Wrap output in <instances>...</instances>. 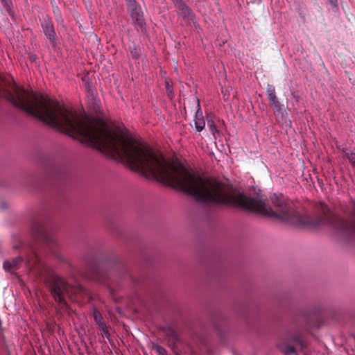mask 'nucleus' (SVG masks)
I'll return each instance as SVG.
<instances>
[{
    "instance_id": "1",
    "label": "nucleus",
    "mask_w": 355,
    "mask_h": 355,
    "mask_svg": "<svg viewBox=\"0 0 355 355\" xmlns=\"http://www.w3.org/2000/svg\"><path fill=\"white\" fill-rule=\"evenodd\" d=\"M271 200L275 210L259 196L248 197L218 181V205L237 206L297 227L317 228L327 226L340 236L355 237V219L347 220L335 215L322 202L317 205V210L320 216L310 217L306 214H301L295 210L282 195L274 193ZM351 204L352 209L347 213L355 218V200H352Z\"/></svg>"
},
{
    "instance_id": "2",
    "label": "nucleus",
    "mask_w": 355,
    "mask_h": 355,
    "mask_svg": "<svg viewBox=\"0 0 355 355\" xmlns=\"http://www.w3.org/2000/svg\"><path fill=\"white\" fill-rule=\"evenodd\" d=\"M51 291L53 298L56 302L62 305H66L65 295L69 293V286L60 277L53 275L51 279Z\"/></svg>"
},
{
    "instance_id": "3",
    "label": "nucleus",
    "mask_w": 355,
    "mask_h": 355,
    "mask_svg": "<svg viewBox=\"0 0 355 355\" xmlns=\"http://www.w3.org/2000/svg\"><path fill=\"white\" fill-rule=\"evenodd\" d=\"M178 17L182 18L187 23L196 26V16L191 8L182 0H172Z\"/></svg>"
},
{
    "instance_id": "4",
    "label": "nucleus",
    "mask_w": 355,
    "mask_h": 355,
    "mask_svg": "<svg viewBox=\"0 0 355 355\" xmlns=\"http://www.w3.org/2000/svg\"><path fill=\"white\" fill-rule=\"evenodd\" d=\"M128 10L130 12L133 25L137 28L144 30L145 28L146 23L141 6L137 5L129 8Z\"/></svg>"
},
{
    "instance_id": "5",
    "label": "nucleus",
    "mask_w": 355,
    "mask_h": 355,
    "mask_svg": "<svg viewBox=\"0 0 355 355\" xmlns=\"http://www.w3.org/2000/svg\"><path fill=\"white\" fill-rule=\"evenodd\" d=\"M266 95L275 113L277 114H282V109L281 107L280 103L277 98L275 89L273 85H268L266 88Z\"/></svg>"
},
{
    "instance_id": "6",
    "label": "nucleus",
    "mask_w": 355,
    "mask_h": 355,
    "mask_svg": "<svg viewBox=\"0 0 355 355\" xmlns=\"http://www.w3.org/2000/svg\"><path fill=\"white\" fill-rule=\"evenodd\" d=\"M42 28L44 35L54 45L55 44V33L51 18L48 16L43 17Z\"/></svg>"
},
{
    "instance_id": "7",
    "label": "nucleus",
    "mask_w": 355,
    "mask_h": 355,
    "mask_svg": "<svg viewBox=\"0 0 355 355\" xmlns=\"http://www.w3.org/2000/svg\"><path fill=\"white\" fill-rule=\"evenodd\" d=\"M197 101L198 109L194 116V124L196 131L201 132L205 128V121L202 116V112L200 105V101L198 99H197Z\"/></svg>"
},
{
    "instance_id": "8",
    "label": "nucleus",
    "mask_w": 355,
    "mask_h": 355,
    "mask_svg": "<svg viewBox=\"0 0 355 355\" xmlns=\"http://www.w3.org/2000/svg\"><path fill=\"white\" fill-rule=\"evenodd\" d=\"M40 234L44 240V242L45 243L46 245L48 247L51 253L55 255V252L53 250V247L57 246L58 244H57V241L55 239V238L53 236H52L51 235H49V234L44 232L43 231H41Z\"/></svg>"
},
{
    "instance_id": "9",
    "label": "nucleus",
    "mask_w": 355,
    "mask_h": 355,
    "mask_svg": "<svg viewBox=\"0 0 355 355\" xmlns=\"http://www.w3.org/2000/svg\"><path fill=\"white\" fill-rule=\"evenodd\" d=\"M21 262L22 258L21 257H17L13 259L12 261H5L3 263V267L6 271L11 272L13 270L17 269Z\"/></svg>"
},
{
    "instance_id": "10",
    "label": "nucleus",
    "mask_w": 355,
    "mask_h": 355,
    "mask_svg": "<svg viewBox=\"0 0 355 355\" xmlns=\"http://www.w3.org/2000/svg\"><path fill=\"white\" fill-rule=\"evenodd\" d=\"M343 157L348 159L353 167L355 168V153L349 150L347 148H343Z\"/></svg>"
},
{
    "instance_id": "11",
    "label": "nucleus",
    "mask_w": 355,
    "mask_h": 355,
    "mask_svg": "<svg viewBox=\"0 0 355 355\" xmlns=\"http://www.w3.org/2000/svg\"><path fill=\"white\" fill-rule=\"evenodd\" d=\"M39 261V258L36 252H33L31 258H28L26 264L28 267L32 268Z\"/></svg>"
},
{
    "instance_id": "12",
    "label": "nucleus",
    "mask_w": 355,
    "mask_h": 355,
    "mask_svg": "<svg viewBox=\"0 0 355 355\" xmlns=\"http://www.w3.org/2000/svg\"><path fill=\"white\" fill-rule=\"evenodd\" d=\"M152 349L155 350L159 355H167L166 350L161 345L153 343Z\"/></svg>"
},
{
    "instance_id": "13",
    "label": "nucleus",
    "mask_w": 355,
    "mask_h": 355,
    "mask_svg": "<svg viewBox=\"0 0 355 355\" xmlns=\"http://www.w3.org/2000/svg\"><path fill=\"white\" fill-rule=\"evenodd\" d=\"M1 3L6 7L8 14L10 16H13L12 11V1L11 0H1Z\"/></svg>"
},
{
    "instance_id": "14",
    "label": "nucleus",
    "mask_w": 355,
    "mask_h": 355,
    "mask_svg": "<svg viewBox=\"0 0 355 355\" xmlns=\"http://www.w3.org/2000/svg\"><path fill=\"white\" fill-rule=\"evenodd\" d=\"M92 315H93V318H94L95 322L97 324H98L101 322L103 321V317H102L101 313L96 309H94L92 310Z\"/></svg>"
},
{
    "instance_id": "15",
    "label": "nucleus",
    "mask_w": 355,
    "mask_h": 355,
    "mask_svg": "<svg viewBox=\"0 0 355 355\" xmlns=\"http://www.w3.org/2000/svg\"><path fill=\"white\" fill-rule=\"evenodd\" d=\"M165 87L168 96L171 98L173 96V86L168 80H165Z\"/></svg>"
},
{
    "instance_id": "16",
    "label": "nucleus",
    "mask_w": 355,
    "mask_h": 355,
    "mask_svg": "<svg viewBox=\"0 0 355 355\" xmlns=\"http://www.w3.org/2000/svg\"><path fill=\"white\" fill-rule=\"evenodd\" d=\"M284 352L285 355H297L295 348L290 345L285 347Z\"/></svg>"
},
{
    "instance_id": "17",
    "label": "nucleus",
    "mask_w": 355,
    "mask_h": 355,
    "mask_svg": "<svg viewBox=\"0 0 355 355\" xmlns=\"http://www.w3.org/2000/svg\"><path fill=\"white\" fill-rule=\"evenodd\" d=\"M128 10L139 5L135 0H126Z\"/></svg>"
},
{
    "instance_id": "18",
    "label": "nucleus",
    "mask_w": 355,
    "mask_h": 355,
    "mask_svg": "<svg viewBox=\"0 0 355 355\" xmlns=\"http://www.w3.org/2000/svg\"><path fill=\"white\" fill-rule=\"evenodd\" d=\"M207 123L211 132H212L213 135H214V132L217 131L216 125L212 123V121H208Z\"/></svg>"
},
{
    "instance_id": "19",
    "label": "nucleus",
    "mask_w": 355,
    "mask_h": 355,
    "mask_svg": "<svg viewBox=\"0 0 355 355\" xmlns=\"http://www.w3.org/2000/svg\"><path fill=\"white\" fill-rule=\"evenodd\" d=\"M294 341L295 343H298L299 345H300L302 347H306V342H304V340H302L300 338H296V339L294 340Z\"/></svg>"
},
{
    "instance_id": "20",
    "label": "nucleus",
    "mask_w": 355,
    "mask_h": 355,
    "mask_svg": "<svg viewBox=\"0 0 355 355\" xmlns=\"http://www.w3.org/2000/svg\"><path fill=\"white\" fill-rule=\"evenodd\" d=\"M100 331H104L107 328V325L104 321L98 324Z\"/></svg>"
},
{
    "instance_id": "21",
    "label": "nucleus",
    "mask_w": 355,
    "mask_h": 355,
    "mask_svg": "<svg viewBox=\"0 0 355 355\" xmlns=\"http://www.w3.org/2000/svg\"><path fill=\"white\" fill-rule=\"evenodd\" d=\"M101 334H102L103 337H105V338H108L109 332H108L107 328H106L104 331H101Z\"/></svg>"
},
{
    "instance_id": "22",
    "label": "nucleus",
    "mask_w": 355,
    "mask_h": 355,
    "mask_svg": "<svg viewBox=\"0 0 355 355\" xmlns=\"http://www.w3.org/2000/svg\"><path fill=\"white\" fill-rule=\"evenodd\" d=\"M53 12L57 17H60V11L58 7L53 8Z\"/></svg>"
},
{
    "instance_id": "23",
    "label": "nucleus",
    "mask_w": 355,
    "mask_h": 355,
    "mask_svg": "<svg viewBox=\"0 0 355 355\" xmlns=\"http://www.w3.org/2000/svg\"><path fill=\"white\" fill-rule=\"evenodd\" d=\"M330 3L334 6H337V1L336 0H329Z\"/></svg>"
},
{
    "instance_id": "24",
    "label": "nucleus",
    "mask_w": 355,
    "mask_h": 355,
    "mask_svg": "<svg viewBox=\"0 0 355 355\" xmlns=\"http://www.w3.org/2000/svg\"><path fill=\"white\" fill-rule=\"evenodd\" d=\"M290 125H291V121H288V125L290 126Z\"/></svg>"
}]
</instances>
